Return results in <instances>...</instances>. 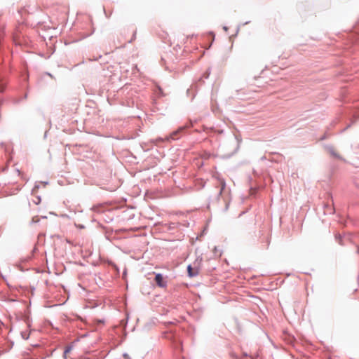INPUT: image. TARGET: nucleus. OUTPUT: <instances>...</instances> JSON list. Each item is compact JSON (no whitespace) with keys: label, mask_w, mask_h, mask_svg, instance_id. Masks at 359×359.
<instances>
[{"label":"nucleus","mask_w":359,"mask_h":359,"mask_svg":"<svg viewBox=\"0 0 359 359\" xmlns=\"http://www.w3.org/2000/svg\"><path fill=\"white\" fill-rule=\"evenodd\" d=\"M155 281L157 285L160 287H165L166 282L164 280L163 276L161 273H157L155 277Z\"/></svg>","instance_id":"1"},{"label":"nucleus","mask_w":359,"mask_h":359,"mask_svg":"<svg viewBox=\"0 0 359 359\" xmlns=\"http://www.w3.org/2000/svg\"><path fill=\"white\" fill-rule=\"evenodd\" d=\"M327 150L328 153L333 157L337 158H341V157L340 156V155L339 154V153L337 152V151L333 146L327 147Z\"/></svg>","instance_id":"2"},{"label":"nucleus","mask_w":359,"mask_h":359,"mask_svg":"<svg viewBox=\"0 0 359 359\" xmlns=\"http://www.w3.org/2000/svg\"><path fill=\"white\" fill-rule=\"evenodd\" d=\"M192 266L194 267V269L196 271H198V272L200 271L201 270V265H202V258L201 257H198L197 259H196V260L191 264Z\"/></svg>","instance_id":"3"},{"label":"nucleus","mask_w":359,"mask_h":359,"mask_svg":"<svg viewBox=\"0 0 359 359\" xmlns=\"http://www.w3.org/2000/svg\"><path fill=\"white\" fill-rule=\"evenodd\" d=\"M187 272L189 277L196 276L199 272L194 269L191 264L189 265L187 267Z\"/></svg>","instance_id":"4"},{"label":"nucleus","mask_w":359,"mask_h":359,"mask_svg":"<svg viewBox=\"0 0 359 359\" xmlns=\"http://www.w3.org/2000/svg\"><path fill=\"white\" fill-rule=\"evenodd\" d=\"M218 181H219V184L220 187V190H219V194L221 196L223 194V192L226 188V182L222 179H218Z\"/></svg>","instance_id":"5"},{"label":"nucleus","mask_w":359,"mask_h":359,"mask_svg":"<svg viewBox=\"0 0 359 359\" xmlns=\"http://www.w3.org/2000/svg\"><path fill=\"white\" fill-rule=\"evenodd\" d=\"M70 351H71V348H70V347H68V348H67L65 349V353H64V356H65V358H66L67 354L68 353H69V352H70Z\"/></svg>","instance_id":"6"},{"label":"nucleus","mask_w":359,"mask_h":359,"mask_svg":"<svg viewBox=\"0 0 359 359\" xmlns=\"http://www.w3.org/2000/svg\"><path fill=\"white\" fill-rule=\"evenodd\" d=\"M4 86L5 84L4 83H1L0 84V92H2L4 89Z\"/></svg>","instance_id":"7"}]
</instances>
